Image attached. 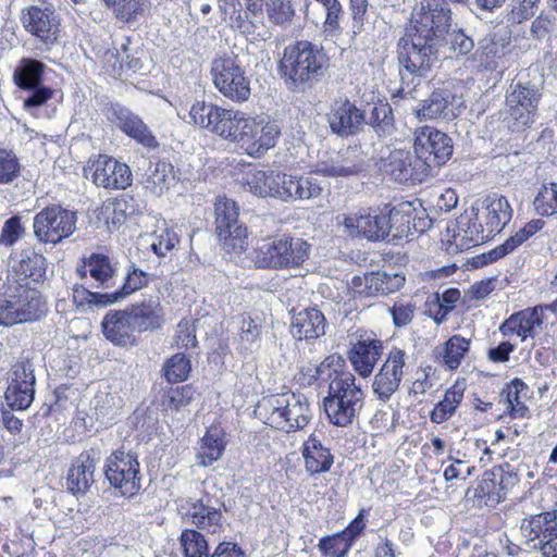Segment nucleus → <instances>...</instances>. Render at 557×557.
Returning <instances> with one entry per match:
<instances>
[{"instance_id":"f257e3e1","label":"nucleus","mask_w":557,"mask_h":557,"mask_svg":"<svg viewBox=\"0 0 557 557\" xmlns=\"http://www.w3.org/2000/svg\"><path fill=\"white\" fill-rule=\"evenodd\" d=\"M330 59L321 45L297 40L283 50L278 74L292 92H305L325 76Z\"/></svg>"},{"instance_id":"f03ea898","label":"nucleus","mask_w":557,"mask_h":557,"mask_svg":"<svg viewBox=\"0 0 557 557\" xmlns=\"http://www.w3.org/2000/svg\"><path fill=\"white\" fill-rule=\"evenodd\" d=\"M441 39L428 37L413 32L398 42L397 60L399 63V77L401 88L399 92L410 94L420 84L421 78L428 77L432 69L438 63Z\"/></svg>"},{"instance_id":"7ed1b4c3","label":"nucleus","mask_w":557,"mask_h":557,"mask_svg":"<svg viewBox=\"0 0 557 557\" xmlns=\"http://www.w3.org/2000/svg\"><path fill=\"white\" fill-rule=\"evenodd\" d=\"M45 302L38 290L9 275L0 280V325L13 326L33 322L45 314Z\"/></svg>"},{"instance_id":"20e7f679","label":"nucleus","mask_w":557,"mask_h":557,"mask_svg":"<svg viewBox=\"0 0 557 557\" xmlns=\"http://www.w3.org/2000/svg\"><path fill=\"white\" fill-rule=\"evenodd\" d=\"M364 406V393L356 384L352 373H336L323 399L324 411L336 426H348L359 416Z\"/></svg>"},{"instance_id":"39448f33","label":"nucleus","mask_w":557,"mask_h":557,"mask_svg":"<svg viewBox=\"0 0 557 557\" xmlns=\"http://www.w3.org/2000/svg\"><path fill=\"white\" fill-rule=\"evenodd\" d=\"M544 77L536 71L527 76L520 75L511 84V91L506 98L509 115L521 126L535 121L537 108L543 96Z\"/></svg>"},{"instance_id":"423d86ee","label":"nucleus","mask_w":557,"mask_h":557,"mask_svg":"<svg viewBox=\"0 0 557 557\" xmlns=\"http://www.w3.org/2000/svg\"><path fill=\"white\" fill-rule=\"evenodd\" d=\"M210 74L215 88L234 102H245L251 95L250 79L246 75L238 55L218 57L211 62Z\"/></svg>"},{"instance_id":"0eeeda50","label":"nucleus","mask_w":557,"mask_h":557,"mask_svg":"<svg viewBox=\"0 0 557 557\" xmlns=\"http://www.w3.org/2000/svg\"><path fill=\"white\" fill-rule=\"evenodd\" d=\"M215 232L223 249L228 253H240L248 246V232L239 222L237 203L225 196H219L214 202Z\"/></svg>"},{"instance_id":"6e6552de","label":"nucleus","mask_w":557,"mask_h":557,"mask_svg":"<svg viewBox=\"0 0 557 557\" xmlns=\"http://www.w3.org/2000/svg\"><path fill=\"white\" fill-rule=\"evenodd\" d=\"M103 473L109 484L122 496L132 497L141 487L138 455L124 447L113 450L107 457Z\"/></svg>"},{"instance_id":"1a4fd4ad","label":"nucleus","mask_w":557,"mask_h":557,"mask_svg":"<svg viewBox=\"0 0 557 557\" xmlns=\"http://www.w3.org/2000/svg\"><path fill=\"white\" fill-rule=\"evenodd\" d=\"M413 150L419 161L428 165V175L431 177L435 168L446 164L453 157L454 143L446 133L423 126L414 132Z\"/></svg>"},{"instance_id":"9d476101","label":"nucleus","mask_w":557,"mask_h":557,"mask_svg":"<svg viewBox=\"0 0 557 557\" xmlns=\"http://www.w3.org/2000/svg\"><path fill=\"white\" fill-rule=\"evenodd\" d=\"M46 65L33 58H22L14 69V84L29 96L24 99L25 109L39 108L47 103L53 95V90L42 84Z\"/></svg>"},{"instance_id":"9b49d317","label":"nucleus","mask_w":557,"mask_h":557,"mask_svg":"<svg viewBox=\"0 0 557 557\" xmlns=\"http://www.w3.org/2000/svg\"><path fill=\"white\" fill-rule=\"evenodd\" d=\"M34 234L40 243L57 244L73 234L76 215L58 205L44 208L34 218Z\"/></svg>"},{"instance_id":"f8f14e48","label":"nucleus","mask_w":557,"mask_h":557,"mask_svg":"<svg viewBox=\"0 0 557 557\" xmlns=\"http://www.w3.org/2000/svg\"><path fill=\"white\" fill-rule=\"evenodd\" d=\"M20 21L39 40L41 51H49L59 41L60 20L51 8L29 5L22 10Z\"/></svg>"},{"instance_id":"ddd939ff","label":"nucleus","mask_w":557,"mask_h":557,"mask_svg":"<svg viewBox=\"0 0 557 557\" xmlns=\"http://www.w3.org/2000/svg\"><path fill=\"white\" fill-rule=\"evenodd\" d=\"M280 135L281 129L275 121L261 116L246 117L236 143L248 156L260 158L276 145Z\"/></svg>"},{"instance_id":"4468645a","label":"nucleus","mask_w":557,"mask_h":557,"mask_svg":"<svg viewBox=\"0 0 557 557\" xmlns=\"http://www.w3.org/2000/svg\"><path fill=\"white\" fill-rule=\"evenodd\" d=\"M520 530L530 548L552 554L557 549V509L524 518Z\"/></svg>"},{"instance_id":"2eb2a0df","label":"nucleus","mask_w":557,"mask_h":557,"mask_svg":"<svg viewBox=\"0 0 557 557\" xmlns=\"http://www.w3.org/2000/svg\"><path fill=\"white\" fill-rule=\"evenodd\" d=\"M453 22L447 0H421L416 14L414 32L441 39L444 44Z\"/></svg>"},{"instance_id":"dca6fc26","label":"nucleus","mask_w":557,"mask_h":557,"mask_svg":"<svg viewBox=\"0 0 557 557\" xmlns=\"http://www.w3.org/2000/svg\"><path fill=\"white\" fill-rule=\"evenodd\" d=\"M388 236L392 239L422 234L431 226L424 210H418L411 202L404 201L386 210Z\"/></svg>"},{"instance_id":"f3484780","label":"nucleus","mask_w":557,"mask_h":557,"mask_svg":"<svg viewBox=\"0 0 557 557\" xmlns=\"http://www.w3.org/2000/svg\"><path fill=\"white\" fill-rule=\"evenodd\" d=\"M333 134L341 138L357 136L367 127V112L348 98L335 100L327 113Z\"/></svg>"},{"instance_id":"a211bd4d","label":"nucleus","mask_w":557,"mask_h":557,"mask_svg":"<svg viewBox=\"0 0 557 557\" xmlns=\"http://www.w3.org/2000/svg\"><path fill=\"white\" fill-rule=\"evenodd\" d=\"M381 170L397 183L417 184L430 178L428 165L419 161L416 153L403 149H395L382 160Z\"/></svg>"},{"instance_id":"6ab92c4d","label":"nucleus","mask_w":557,"mask_h":557,"mask_svg":"<svg viewBox=\"0 0 557 557\" xmlns=\"http://www.w3.org/2000/svg\"><path fill=\"white\" fill-rule=\"evenodd\" d=\"M405 359L406 352L400 348L393 347L379 372L374 375L371 388L381 403L389 401L399 389L404 377Z\"/></svg>"},{"instance_id":"aec40b11","label":"nucleus","mask_w":557,"mask_h":557,"mask_svg":"<svg viewBox=\"0 0 557 557\" xmlns=\"http://www.w3.org/2000/svg\"><path fill=\"white\" fill-rule=\"evenodd\" d=\"M103 442L94 443L73 461L66 476V490L73 495L85 494L94 484V472L102 457Z\"/></svg>"},{"instance_id":"412c9836","label":"nucleus","mask_w":557,"mask_h":557,"mask_svg":"<svg viewBox=\"0 0 557 557\" xmlns=\"http://www.w3.org/2000/svg\"><path fill=\"white\" fill-rule=\"evenodd\" d=\"M108 120L126 136L149 149H157L159 141L143 119L121 103H112L107 111Z\"/></svg>"},{"instance_id":"4be33fe9","label":"nucleus","mask_w":557,"mask_h":557,"mask_svg":"<svg viewBox=\"0 0 557 557\" xmlns=\"http://www.w3.org/2000/svg\"><path fill=\"white\" fill-rule=\"evenodd\" d=\"M385 206L383 210L364 208L345 216L344 225L351 233L369 240L379 242L388 238V227Z\"/></svg>"},{"instance_id":"5701e85b","label":"nucleus","mask_w":557,"mask_h":557,"mask_svg":"<svg viewBox=\"0 0 557 557\" xmlns=\"http://www.w3.org/2000/svg\"><path fill=\"white\" fill-rule=\"evenodd\" d=\"M178 512L185 522L191 523L198 529L216 533L222 529V512L211 506L209 499L186 498L178 504Z\"/></svg>"},{"instance_id":"b1692460","label":"nucleus","mask_w":557,"mask_h":557,"mask_svg":"<svg viewBox=\"0 0 557 557\" xmlns=\"http://www.w3.org/2000/svg\"><path fill=\"white\" fill-rule=\"evenodd\" d=\"M92 182L107 189H125L132 184V172L127 164L108 156H99L92 163Z\"/></svg>"},{"instance_id":"393cba45","label":"nucleus","mask_w":557,"mask_h":557,"mask_svg":"<svg viewBox=\"0 0 557 557\" xmlns=\"http://www.w3.org/2000/svg\"><path fill=\"white\" fill-rule=\"evenodd\" d=\"M289 174L275 170L256 171L247 178L249 190L259 197L288 202Z\"/></svg>"},{"instance_id":"a878e982","label":"nucleus","mask_w":557,"mask_h":557,"mask_svg":"<svg viewBox=\"0 0 557 557\" xmlns=\"http://www.w3.org/2000/svg\"><path fill=\"white\" fill-rule=\"evenodd\" d=\"M383 354V343L376 338H360L348 351V359L355 371L368 377Z\"/></svg>"},{"instance_id":"bb28decb","label":"nucleus","mask_w":557,"mask_h":557,"mask_svg":"<svg viewBox=\"0 0 557 557\" xmlns=\"http://www.w3.org/2000/svg\"><path fill=\"white\" fill-rule=\"evenodd\" d=\"M104 337L115 346L126 347L135 344V329L128 319L126 310H110L102 322Z\"/></svg>"},{"instance_id":"cd10ccee","label":"nucleus","mask_w":557,"mask_h":557,"mask_svg":"<svg viewBox=\"0 0 557 557\" xmlns=\"http://www.w3.org/2000/svg\"><path fill=\"white\" fill-rule=\"evenodd\" d=\"M326 320L317 308H305L292 317L290 334L295 339H313L325 334Z\"/></svg>"},{"instance_id":"c85d7f7f","label":"nucleus","mask_w":557,"mask_h":557,"mask_svg":"<svg viewBox=\"0 0 557 557\" xmlns=\"http://www.w3.org/2000/svg\"><path fill=\"white\" fill-rule=\"evenodd\" d=\"M288 400L287 392L264 396L257 403L255 416L264 424L284 431L289 425L286 423Z\"/></svg>"},{"instance_id":"c756f323","label":"nucleus","mask_w":557,"mask_h":557,"mask_svg":"<svg viewBox=\"0 0 557 557\" xmlns=\"http://www.w3.org/2000/svg\"><path fill=\"white\" fill-rule=\"evenodd\" d=\"M12 270L20 283L28 284L27 278L38 283L46 278L47 260L32 248L24 249L13 258Z\"/></svg>"},{"instance_id":"7c9ffc66","label":"nucleus","mask_w":557,"mask_h":557,"mask_svg":"<svg viewBox=\"0 0 557 557\" xmlns=\"http://www.w3.org/2000/svg\"><path fill=\"white\" fill-rule=\"evenodd\" d=\"M125 310L132 321L133 329L139 333L157 330L161 326L162 307L157 299H144Z\"/></svg>"},{"instance_id":"2f4dec72","label":"nucleus","mask_w":557,"mask_h":557,"mask_svg":"<svg viewBox=\"0 0 557 557\" xmlns=\"http://www.w3.org/2000/svg\"><path fill=\"white\" fill-rule=\"evenodd\" d=\"M542 323L543 308L534 307L511 314L500 324L499 331L504 336L515 334L524 341L527 337L533 336L535 326H540Z\"/></svg>"},{"instance_id":"473e14b6","label":"nucleus","mask_w":557,"mask_h":557,"mask_svg":"<svg viewBox=\"0 0 557 557\" xmlns=\"http://www.w3.org/2000/svg\"><path fill=\"white\" fill-rule=\"evenodd\" d=\"M301 455L305 460V469L309 475H315L330 471L334 458L330 449L323 446L315 434H311L304 442Z\"/></svg>"},{"instance_id":"72a5a7b5","label":"nucleus","mask_w":557,"mask_h":557,"mask_svg":"<svg viewBox=\"0 0 557 557\" xmlns=\"http://www.w3.org/2000/svg\"><path fill=\"white\" fill-rule=\"evenodd\" d=\"M363 158L355 152H347L318 165L314 173L330 177L356 176L366 171Z\"/></svg>"},{"instance_id":"f704fd0d","label":"nucleus","mask_w":557,"mask_h":557,"mask_svg":"<svg viewBox=\"0 0 557 557\" xmlns=\"http://www.w3.org/2000/svg\"><path fill=\"white\" fill-rule=\"evenodd\" d=\"M283 234L263 239L255 250L253 263L258 269L284 270Z\"/></svg>"},{"instance_id":"c9c22d12","label":"nucleus","mask_w":557,"mask_h":557,"mask_svg":"<svg viewBox=\"0 0 557 557\" xmlns=\"http://www.w3.org/2000/svg\"><path fill=\"white\" fill-rule=\"evenodd\" d=\"M84 269L85 271L81 275L85 276L88 272L97 282V287L110 288L115 283L116 263L112 262L107 255L92 252L84 259Z\"/></svg>"},{"instance_id":"e433bc0d","label":"nucleus","mask_w":557,"mask_h":557,"mask_svg":"<svg viewBox=\"0 0 557 557\" xmlns=\"http://www.w3.org/2000/svg\"><path fill=\"white\" fill-rule=\"evenodd\" d=\"M486 209L485 226L490 234L499 233L511 220L512 208L507 198L494 193L484 200Z\"/></svg>"},{"instance_id":"4c0bfd02","label":"nucleus","mask_w":557,"mask_h":557,"mask_svg":"<svg viewBox=\"0 0 557 557\" xmlns=\"http://www.w3.org/2000/svg\"><path fill=\"white\" fill-rule=\"evenodd\" d=\"M544 226V221L537 219L532 220L527 223L522 228H520L515 235L510 236L506 239L505 243L495 247L486 255H483V258L486 259L485 263L494 262L508 253L512 252L516 248L521 246L525 240H528L531 236L536 234Z\"/></svg>"},{"instance_id":"58836bf2","label":"nucleus","mask_w":557,"mask_h":557,"mask_svg":"<svg viewBox=\"0 0 557 557\" xmlns=\"http://www.w3.org/2000/svg\"><path fill=\"white\" fill-rule=\"evenodd\" d=\"M544 226V221L537 219L532 220L527 223L522 228H520L515 235L510 236L506 239L505 243L495 247L486 255H483V258L486 259L485 263L494 262L508 253L512 252L516 248L521 246L525 240H528L531 236L536 234Z\"/></svg>"},{"instance_id":"ea45409f","label":"nucleus","mask_w":557,"mask_h":557,"mask_svg":"<svg viewBox=\"0 0 557 557\" xmlns=\"http://www.w3.org/2000/svg\"><path fill=\"white\" fill-rule=\"evenodd\" d=\"M175 182V170L170 162L158 160L154 163H150L147 173L146 188L152 194L161 196Z\"/></svg>"},{"instance_id":"a19ab883","label":"nucleus","mask_w":557,"mask_h":557,"mask_svg":"<svg viewBox=\"0 0 557 557\" xmlns=\"http://www.w3.org/2000/svg\"><path fill=\"white\" fill-rule=\"evenodd\" d=\"M287 398H289V405L286 410V423L290 425L284 429V432L289 433L304 429L312 418V413L306 396L287 392Z\"/></svg>"},{"instance_id":"79ce46f5","label":"nucleus","mask_w":557,"mask_h":557,"mask_svg":"<svg viewBox=\"0 0 557 557\" xmlns=\"http://www.w3.org/2000/svg\"><path fill=\"white\" fill-rule=\"evenodd\" d=\"M149 284V274L139 269L134 262L125 268L123 284L116 290L110 293L113 305L123 301L129 295L146 287Z\"/></svg>"},{"instance_id":"37998d69","label":"nucleus","mask_w":557,"mask_h":557,"mask_svg":"<svg viewBox=\"0 0 557 557\" xmlns=\"http://www.w3.org/2000/svg\"><path fill=\"white\" fill-rule=\"evenodd\" d=\"M454 96L446 89L434 90L422 107L417 111L420 119L432 120L446 117L449 113V107L453 104Z\"/></svg>"},{"instance_id":"c03bdc74","label":"nucleus","mask_w":557,"mask_h":557,"mask_svg":"<svg viewBox=\"0 0 557 557\" xmlns=\"http://www.w3.org/2000/svg\"><path fill=\"white\" fill-rule=\"evenodd\" d=\"M288 202L319 197L323 190L321 182L312 174L292 175L288 178Z\"/></svg>"},{"instance_id":"a18cd8bd","label":"nucleus","mask_w":557,"mask_h":557,"mask_svg":"<svg viewBox=\"0 0 557 557\" xmlns=\"http://www.w3.org/2000/svg\"><path fill=\"white\" fill-rule=\"evenodd\" d=\"M224 108L205 101H197L190 108L189 115L196 125L216 134V127L222 122Z\"/></svg>"},{"instance_id":"49530a36","label":"nucleus","mask_w":557,"mask_h":557,"mask_svg":"<svg viewBox=\"0 0 557 557\" xmlns=\"http://www.w3.org/2000/svg\"><path fill=\"white\" fill-rule=\"evenodd\" d=\"M284 270L301 267L310 256V245L300 237L283 234Z\"/></svg>"},{"instance_id":"de8ad7c7","label":"nucleus","mask_w":557,"mask_h":557,"mask_svg":"<svg viewBox=\"0 0 557 557\" xmlns=\"http://www.w3.org/2000/svg\"><path fill=\"white\" fill-rule=\"evenodd\" d=\"M463 398V388L459 384L453 385L445 392L444 398L435 405L430 414L433 423L441 424L448 420L456 411Z\"/></svg>"},{"instance_id":"09e8293b","label":"nucleus","mask_w":557,"mask_h":557,"mask_svg":"<svg viewBox=\"0 0 557 557\" xmlns=\"http://www.w3.org/2000/svg\"><path fill=\"white\" fill-rule=\"evenodd\" d=\"M224 443L222 431L218 428L209 429L201 438V446L198 451L200 465L208 467L216 461L223 454Z\"/></svg>"},{"instance_id":"8fccbe9b","label":"nucleus","mask_w":557,"mask_h":557,"mask_svg":"<svg viewBox=\"0 0 557 557\" xmlns=\"http://www.w3.org/2000/svg\"><path fill=\"white\" fill-rule=\"evenodd\" d=\"M394 113L389 103L381 102L372 107L367 116V126L371 127L379 137H386L394 131Z\"/></svg>"},{"instance_id":"3c124183","label":"nucleus","mask_w":557,"mask_h":557,"mask_svg":"<svg viewBox=\"0 0 557 557\" xmlns=\"http://www.w3.org/2000/svg\"><path fill=\"white\" fill-rule=\"evenodd\" d=\"M322 5L325 17L322 23V33L325 38L336 39L343 34L341 18L344 15L343 5L339 0H315Z\"/></svg>"},{"instance_id":"603ef678","label":"nucleus","mask_w":557,"mask_h":557,"mask_svg":"<svg viewBox=\"0 0 557 557\" xmlns=\"http://www.w3.org/2000/svg\"><path fill=\"white\" fill-rule=\"evenodd\" d=\"M405 284V275L401 272L377 271L370 274V297L388 295L400 289Z\"/></svg>"},{"instance_id":"864d4df0","label":"nucleus","mask_w":557,"mask_h":557,"mask_svg":"<svg viewBox=\"0 0 557 557\" xmlns=\"http://www.w3.org/2000/svg\"><path fill=\"white\" fill-rule=\"evenodd\" d=\"M525 389H528V385L519 377H515L503 388L500 395L506 399L511 418H525L528 416L529 408L520 400V393Z\"/></svg>"},{"instance_id":"5fc2aeb1","label":"nucleus","mask_w":557,"mask_h":557,"mask_svg":"<svg viewBox=\"0 0 557 557\" xmlns=\"http://www.w3.org/2000/svg\"><path fill=\"white\" fill-rule=\"evenodd\" d=\"M237 344L242 354H251L261 337V325L250 315L239 317Z\"/></svg>"},{"instance_id":"6e6d98bb","label":"nucleus","mask_w":557,"mask_h":557,"mask_svg":"<svg viewBox=\"0 0 557 557\" xmlns=\"http://www.w3.org/2000/svg\"><path fill=\"white\" fill-rule=\"evenodd\" d=\"M458 236L463 233L462 239L467 240L468 244L476 246L485 240L492 238L494 234H490V230L486 226H483L478 219V214H474V218H470L468 214L460 215L458 221Z\"/></svg>"},{"instance_id":"4d7b16f0","label":"nucleus","mask_w":557,"mask_h":557,"mask_svg":"<svg viewBox=\"0 0 557 557\" xmlns=\"http://www.w3.org/2000/svg\"><path fill=\"white\" fill-rule=\"evenodd\" d=\"M72 297L76 308L82 312L91 310L94 307L104 308L113 305L110 293L90 292L78 285L73 288Z\"/></svg>"},{"instance_id":"13d9d810","label":"nucleus","mask_w":557,"mask_h":557,"mask_svg":"<svg viewBox=\"0 0 557 557\" xmlns=\"http://www.w3.org/2000/svg\"><path fill=\"white\" fill-rule=\"evenodd\" d=\"M541 0H509L505 18L508 24L520 25L532 18L539 10Z\"/></svg>"},{"instance_id":"bf43d9fd","label":"nucleus","mask_w":557,"mask_h":557,"mask_svg":"<svg viewBox=\"0 0 557 557\" xmlns=\"http://www.w3.org/2000/svg\"><path fill=\"white\" fill-rule=\"evenodd\" d=\"M469 348V339L460 335H453L445 344L443 363L450 370L457 369Z\"/></svg>"},{"instance_id":"052dcab7","label":"nucleus","mask_w":557,"mask_h":557,"mask_svg":"<svg viewBox=\"0 0 557 557\" xmlns=\"http://www.w3.org/2000/svg\"><path fill=\"white\" fill-rule=\"evenodd\" d=\"M245 120L244 113L232 109H224L222 122L218 125L215 135L236 143Z\"/></svg>"},{"instance_id":"680f3d73","label":"nucleus","mask_w":557,"mask_h":557,"mask_svg":"<svg viewBox=\"0 0 557 557\" xmlns=\"http://www.w3.org/2000/svg\"><path fill=\"white\" fill-rule=\"evenodd\" d=\"M4 396L9 407L16 410H25L34 400L35 386L9 383Z\"/></svg>"},{"instance_id":"e2e57ef3","label":"nucleus","mask_w":557,"mask_h":557,"mask_svg":"<svg viewBox=\"0 0 557 557\" xmlns=\"http://www.w3.org/2000/svg\"><path fill=\"white\" fill-rule=\"evenodd\" d=\"M180 542L185 557H208V543L200 532L185 529Z\"/></svg>"},{"instance_id":"0e129e2a","label":"nucleus","mask_w":557,"mask_h":557,"mask_svg":"<svg viewBox=\"0 0 557 557\" xmlns=\"http://www.w3.org/2000/svg\"><path fill=\"white\" fill-rule=\"evenodd\" d=\"M191 370L190 360L184 354H175L168 359L162 368L165 379L171 383L184 382Z\"/></svg>"},{"instance_id":"69168bd1","label":"nucleus","mask_w":557,"mask_h":557,"mask_svg":"<svg viewBox=\"0 0 557 557\" xmlns=\"http://www.w3.org/2000/svg\"><path fill=\"white\" fill-rule=\"evenodd\" d=\"M352 544L350 539L342 533H335L320 539L318 548L325 557H345L350 550Z\"/></svg>"},{"instance_id":"338daca9","label":"nucleus","mask_w":557,"mask_h":557,"mask_svg":"<svg viewBox=\"0 0 557 557\" xmlns=\"http://www.w3.org/2000/svg\"><path fill=\"white\" fill-rule=\"evenodd\" d=\"M510 38L491 33L478 41V51L486 58H502L509 51Z\"/></svg>"},{"instance_id":"774afa93","label":"nucleus","mask_w":557,"mask_h":557,"mask_svg":"<svg viewBox=\"0 0 557 557\" xmlns=\"http://www.w3.org/2000/svg\"><path fill=\"white\" fill-rule=\"evenodd\" d=\"M536 212L542 216L557 213V184L543 185L534 199Z\"/></svg>"}]
</instances>
